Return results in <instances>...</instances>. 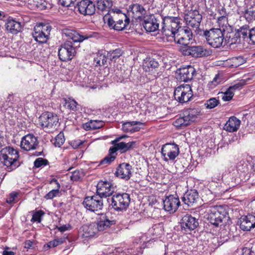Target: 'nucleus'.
Listing matches in <instances>:
<instances>
[{
	"label": "nucleus",
	"instance_id": "nucleus-1",
	"mask_svg": "<svg viewBox=\"0 0 255 255\" xmlns=\"http://www.w3.org/2000/svg\"><path fill=\"white\" fill-rule=\"evenodd\" d=\"M62 35L63 38L67 39L58 50L59 59L62 61L71 60L75 56L76 53L75 43L82 42L91 37V35H83L75 30L67 28L62 30Z\"/></svg>",
	"mask_w": 255,
	"mask_h": 255
},
{
	"label": "nucleus",
	"instance_id": "nucleus-2",
	"mask_svg": "<svg viewBox=\"0 0 255 255\" xmlns=\"http://www.w3.org/2000/svg\"><path fill=\"white\" fill-rule=\"evenodd\" d=\"M180 27L179 19L177 17L166 16L162 21L161 32L166 36V40L169 42L170 37H174Z\"/></svg>",
	"mask_w": 255,
	"mask_h": 255
},
{
	"label": "nucleus",
	"instance_id": "nucleus-3",
	"mask_svg": "<svg viewBox=\"0 0 255 255\" xmlns=\"http://www.w3.org/2000/svg\"><path fill=\"white\" fill-rule=\"evenodd\" d=\"M225 33L220 28H213L204 32L207 43L214 48H219L224 46Z\"/></svg>",
	"mask_w": 255,
	"mask_h": 255
},
{
	"label": "nucleus",
	"instance_id": "nucleus-4",
	"mask_svg": "<svg viewBox=\"0 0 255 255\" xmlns=\"http://www.w3.org/2000/svg\"><path fill=\"white\" fill-rule=\"evenodd\" d=\"M39 124L47 132H52L58 127L59 118L53 113L45 112L39 117Z\"/></svg>",
	"mask_w": 255,
	"mask_h": 255
},
{
	"label": "nucleus",
	"instance_id": "nucleus-5",
	"mask_svg": "<svg viewBox=\"0 0 255 255\" xmlns=\"http://www.w3.org/2000/svg\"><path fill=\"white\" fill-rule=\"evenodd\" d=\"M199 115L200 112L197 109H189L185 111L182 116L177 118L173 122V125L177 128H183L194 122Z\"/></svg>",
	"mask_w": 255,
	"mask_h": 255
},
{
	"label": "nucleus",
	"instance_id": "nucleus-6",
	"mask_svg": "<svg viewBox=\"0 0 255 255\" xmlns=\"http://www.w3.org/2000/svg\"><path fill=\"white\" fill-rule=\"evenodd\" d=\"M111 205L116 211L126 210L129 206L130 198L126 193H118L114 195L111 199H108Z\"/></svg>",
	"mask_w": 255,
	"mask_h": 255
},
{
	"label": "nucleus",
	"instance_id": "nucleus-7",
	"mask_svg": "<svg viewBox=\"0 0 255 255\" xmlns=\"http://www.w3.org/2000/svg\"><path fill=\"white\" fill-rule=\"evenodd\" d=\"M51 30V26L49 23L37 24L34 27L32 35L37 42L46 43L49 38Z\"/></svg>",
	"mask_w": 255,
	"mask_h": 255
},
{
	"label": "nucleus",
	"instance_id": "nucleus-8",
	"mask_svg": "<svg viewBox=\"0 0 255 255\" xmlns=\"http://www.w3.org/2000/svg\"><path fill=\"white\" fill-rule=\"evenodd\" d=\"M192 32L189 27H181L180 26L174 37H170L169 42L174 41L180 44L187 45L192 39Z\"/></svg>",
	"mask_w": 255,
	"mask_h": 255
},
{
	"label": "nucleus",
	"instance_id": "nucleus-9",
	"mask_svg": "<svg viewBox=\"0 0 255 255\" xmlns=\"http://www.w3.org/2000/svg\"><path fill=\"white\" fill-rule=\"evenodd\" d=\"M226 214V212L222 207L214 206L210 208L207 219L211 224L218 227L222 223Z\"/></svg>",
	"mask_w": 255,
	"mask_h": 255
},
{
	"label": "nucleus",
	"instance_id": "nucleus-10",
	"mask_svg": "<svg viewBox=\"0 0 255 255\" xmlns=\"http://www.w3.org/2000/svg\"><path fill=\"white\" fill-rule=\"evenodd\" d=\"M193 92L189 84H183L177 87L174 90L175 99L180 103L189 101L193 97Z\"/></svg>",
	"mask_w": 255,
	"mask_h": 255
},
{
	"label": "nucleus",
	"instance_id": "nucleus-11",
	"mask_svg": "<svg viewBox=\"0 0 255 255\" xmlns=\"http://www.w3.org/2000/svg\"><path fill=\"white\" fill-rule=\"evenodd\" d=\"M161 153L164 161H173L179 154V147L175 143H167L162 146Z\"/></svg>",
	"mask_w": 255,
	"mask_h": 255
},
{
	"label": "nucleus",
	"instance_id": "nucleus-12",
	"mask_svg": "<svg viewBox=\"0 0 255 255\" xmlns=\"http://www.w3.org/2000/svg\"><path fill=\"white\" fill-rule=\"evenodd\" d=\"M83 204L87 210L95 212L103 209V200L101 196L96 194L92 196L85 197Z\"/></svg>",
	"mask_w": 255,
	"mask_h": 255
},
{
	"label": "nucleus",
	"instance_id": "nucleus-13",
	"mask_svg": "<svg viewBox=\"0 0 255 255\" xmlns=\"http://www.w3.org/2000/svg\"><path fill=\"white\" fill-rule=\"evenodd\" d=\"M196 70L191 65L180 68L177 70L176 72V79L180 82H188L193 79Z\"/></svg>",
	"mask_w": 255,
	"mask_h": 255
},
{
	"label": "nucleus",
	"instance_id": "nucleus-14",
	"mask_svg": "<svg viewBox=\"0 0 255 255\" xmlns=\"http://www.w3.org/2000/svg\"><path fill=\"white\" fill-rule=\"evenodd\" d=\"M163 209L169 213H174L178 209L180 202L176 195H170L163 200Z\"/></svg>",
	"mask_w": 255,
	"mask_h": 255
},
{
	"label": "nucleus",
	"instance_id": "nucleus-15",
	"mask_svg": "<svg viewBox=\"0 0 255 255\" xmlns=\"http://www.w3.org/2000/svg\"><path fill=\"white\" fill-rule=\"evenodd\" d=\"M127 12L129 16L139 19L144 18L147 13V10L143 6L137 3L129 5L127 9Z\"/></svg>",
	"mask_w": 255,
	"mask_h": 255
},
{
	"label": "nucleus",
	"instance_id": "nucleus-16",
	"mask_svg": "<svg viewBox=\"0 0 255 255\" xmlns=\"http://www.w3.org/2000/svg\"><path fill=\"white\" fill-rule=\"evenodd\" d=\"M38 145L37 137L32 134H28L21 138L20 146L26 151L35 149Z\"/></svg>",
	"mask_w": 255,
	"mask_h": 255
},
{
	"label": "nucleus",
	"instance_id": "nucleus-17",
	"mask_svg": "<svg viewBox=\"0 0 255 255\" xmlns=\"http://www.w3.org/2000/svg\"><path fill=\"white\" fill-rule=\"evenodd\" d=\"M180 224L182 230L185 232L194 230L199 225L198 220L189 214H186L182 217Z\"/></svg>",
	"mask_w": 255,
	"mask_h": 255
},
{
	"label": "nucleus",
	"instance_id": "nucleus-18",
	"mask_svg": "<svg viewBox=\"0 0 255 255\" xmlns=\"http://www.w3.org/2000/svg\"><path fill=\"white\" fill-rule=\"evenodd\" d=\"M114 192V188L111 182L101 181L97 185V195L103 198L110 196Z\"/></svg>",
	"mask_w": 255,
	"mask_h": 255
},
{
	"label": "nucleus",
	"instance_id": "nucleus-19",
	"mask_svg": "<svg viewBox=\"0 0 255 255\" xmlns=\"http://www.w3.org/2000/svg\"><path fill=\"white\" fill-rule=\"evenodd\" d=\"M202 15L196 10L189 11L185 15L184 19L188 26L193 28H198L202 20Z\"/></svg>",
	"mask_w": 255,
	"mask_h": 255
},
{
	"label": "nucleus",
	"instance_id": "nucleus-20",
	"mask_svg": "<svg viewBox=\"0 0 255 255\" xmlns=\"http://www.w3.org/2000/svg\"><path fill=\"white\" fill-rule=\"evenodd\" d=\"M143 19L142 25L147 32H154L158 30L160 21L154 14H150Z\"/></svg>",
	"mask_w": 255,
	"mask_h": 255
},
{
	"label": "nucleus",
	"instance_id": "nucleus-21",
	"mask_svg": "<svg viewBox=\"0 0 255 255\" xmlns=\"http://www.w3.org/2000/svg\"><path fill=\"white\" fill-rule=\"evenodd\" d=\"M79 12L83 15H92L96 10L95 4L89 0H81L77 5Z\"/></svg>",
	"mask_w": 255,
	"mask_h": 255
},
{
	"label": "nucleus",
	"instance_id": "nucleus-22",
	"mask_svg": "<svg viewBox=\"0 0 255 255\" xmlns=\"http://www.w3.org/2000/svg\"><path fill=\"white\" fill-rule=\"evenodd\" d=\"M131 170L132 167L129 164L123 163L120 164L117 167L115 175L121 179L128 180L131 177Z\"/></svg>",
	"mask_w": 255,
	"mask_h": 255
},
{
	"label": "nucleus",
	"instance_id": "nucleus-23",
	"mask_svg": "<svg viewBox=\"0 0 255 255\" xmlns=\"http://www.w3.org/2000/svg\"><path fill=\"white\" fill-rule=\"evenodd\" d=\"M255 227V216L249 214L242 217L240 219V228L246 231H249Z\"/></svg>",
	"mask_w": 255,
	"mask_h": 255
},
{
	"label": "nucleus",
	"instance_id": "nucleus-24",
	"mask_svg": "<svg viewBox=\"0 0 255 255\" xmlns=\"http://www.w3.org/2000/svg\"><path fill=\"white\" fill-rule=\"evenodd\" d=\"M199 198L198 193L196 190L187 191L182 198V201L188 206H192L196 203Z\"/></svg>",
	"mask_w": 255,
	"mask_h": 255
},
{
	"label": "nucleus",
	"instance_id": "nucleus-25",
	"mask_svg": "<svg viewBox=\"0 0 255 255\" xmlns=\"http://www.w3.org/2000/svg\"><path fill=\"white\" fill-rule=\"evenodd\" d=\"M244 15L248 21L255 20V2L254 1L246 2Z\"/></svg>",
	"mask_w": 255,
	"mask_h": 255
},
{
	"label": "nucleus",
	"instance_id": "nucleus-26",
	"mask_svg": "<svg viewBox=\"0 0 255 255\" xmlns=\"http://www.w3.org/2000/svg\"><path fill=\"white\" fill-rule=\"evenodd\" d=\"M115 224L114 220H110L105 215H102L96 224V227L98 231H104L109 228L110 226Z\"/></svg>",
	"mask_w": 255,
	"mask_h": 255
},
{
	"label": "nucleus",
	"instance_id": "nucleus-27",
	"mask_svg": "<svg viewBox=\"0 0 255 255\" xmlns=\"http://www.w3.org/2000/svg\"><path fill=\"white\" fill-rule=\"evenodd\" d=\"M241 125V121L235 116L230 117L225 124L224 128L229 132L237 131Z\"/></svg>",
	"mask_w": 255,
	"mask_h": 255
},
{
	"label": "nucleus",
	"instance_id": "nucleus-28",
	"mask_svg": "<svg viewBox=\"0 0 255 255\" xmlns=\"http://www.w3.org/2000/svg\"><path fill=\"white\" fill-rule=\"evenodd\" d=\"M241 42L239 33L236 31L228 32L225 33L224 43V46L228 44L230 46L234 44H239Z\"/></svg>",
	"mask_w": 255,
	"mask_h": 255
},
{
	"label": "nucleus",
	"instance_id": "nucleus-29",
	"mask_svg": "<svg viewBox=\"0 0 255 255\" xmlns=\"http://www.w3.org/2000/svg\"><path fill=\"white\" fill-rule=\"evenodd\" d=\"M5 28L7 32L15 34L21 30V25L14 19L8 18L5 23Z\"/></svg>",
	"mask_w": 255,
	"mask_h": 255
},
{
	"label": "nucleus",
	"instance_id": "nucleus-30",
	"mask_svg": "<svg viewBox=\"0 0 255 255\" xmlns=\"http://www.w3.org/2000/svg\"><path fill=\"white\" fill-rule=\"evenodd\" d=\"M0 161L7 168L9 171L16 169L19 166V164L17 160L11 158L10 157L4 155V156L0 155Z\"/></svg>",
	"mask_w": 255,
	"mask_h": 255
},
{
	"label": "nucleus",
	"instance_id": "nucleus-31",
	"mask_svg": "<svg viewBox=\"0 0 255 255\" xmlns=\"http://www.w3.org/2000/svg\"><path fill=\"white\" fill-rule=\"evenodd\" d=\"M142 123L137 121L127 122L123 123L122 130L124 132L133 133L140 130L137 125H141Z\"/></svg>",
	"mask_w": 255,
	"mask_h": 255
},
{
	"label": "nucleus",
	"instance_id": "nucleus-32",
	"mask_svg": "<svg viewBox=\"0 0 255 255\" xmlns=\"http://www.w3.org/2000/svg\"><path fill=\"white\" fill-rule=\"evenodd\" d=\"M184 52L185 55H191L193 57H199L205 54L203 47L200 46L188 47Z\"/></svg>",
	"mask_w": 255,
	"mask_h": 255
},
{
	"label": "nucleus",
	"instance_id": "nucleus-33",
	"mask_svg": "<svg viewBox=\"0 0 255 255\" xmlns=\"http://www.w3.org/2000/svg\"><path fill=\"white\" fill-rule=\"evenodd\" d=\"M124 18L123 14H120L117 15L115 14H106L103 19L105 23H107L108 26L111 28L114 29V24H117L119 19Z\"/></svg>",
	"mask_w": 255,
	"mask_h": 255
},
{
	"label": "nucleus",
	"instance_id": "nucleus-34",
	"mask_svg": "<svg viewBox=\"0 0 255 255\" xmlns=\"http://www.w3.org/2000/svg\"><path fill=\"white\" fill-rule=\"evenodd\" d=\"M104 123L102 121L91 120L83 125V128L86 130H95L103 127Z\"/></svg>",
	"mask_w": 255,
	"mask_h": 255
},
{
	"label": "nucleus",
	"instance_id": "nucleus-35",
	"mask_svg": "<svg viewBox=\"0 0 255 255\" xmlns=\"http://www.w3.org/2000/svg\"><path fill=\"white\" fill-rule=\"evenodd\" d=\"M112 144L114 145L112 147L116 149V152L118 150H121L122 153H124L131 149L135 144V142L132 141L128 143L125 142H118Z\"/></svg>",
	"mask_w": 255,
	"mask_h": 255
},
{
	"label": "nucleus",
	"instance_id": "nucleus-36",
	"mask_svg": "<svg viewBox=\"0 0 255 255\" xmlns=\"http://www.w3.org/2000/svg\"><path fill=\"white\" fill-rule=\"evenodd\" d=\"M83 228V236L85 238L92 237L96 235L98 231L96 227V224H91L89 226H84Z\"/></svg>",
	"mask_w": 255,
	"mask_h": 255
},
{
	"label": "nucleus",
	"instance_id": "nucleus-37",
	"mask_svg": "<svg viewBox=\"0 0 255 255\" xmlns=\"http://www.w3.org/2000/svg\"><path fill=\"white\" fill-rule=\"evenodd\" d=\"M124 18L119 19L117 24H114V29L123 30L126 29L130 22V19L126 14H123Z\"/></svg>",
	"mask_w": 255,
	"mask_h": 255
},
{
	"label": "nucleus",
	"instance_id": "nucleus-38",
	"mask_svg": "<svg viewBox=\"0 0 255 255\" xmlns=\"http://www.w3.org/2000/svg\"><path fill=\"white\" fill-rule=\"evenodd\" d=\"M117 155L116 149L111 147L109 150V154L101 161V164H109L116 159Z\"/></svg>",
	"mask_w": 255,
	"mask_h": 255
},
{
	"label": "nucleus",
	"instance_id": "nucleus-39",
	"mask_svg": "<svg viewBox=\"0 0 255 255\" xmlns=\"http://www.w3.org/2000/svg\"><path fill=\"white\" fill-rule=\"evenodd\" d=\"M4 155L17 160L18 158L17 151L10 147H6L1 150L0 151V155L4 156Z\"/></svg>",
	"mask_w": 255,
	"mask_h": 255
},
{
	"label": "nucleus",
	"instance_id": "nucleus-40",
	"mask_svg": "<svg viewBox=\"0 0 255 255\" xmlns=\"http://www.w3.org/2000/svg\"><path fill=\"white\" fill-rule=\"evenodd\" d=\"M32 7H36L39 10L48 9L51 8V4L45 0H33Z\"/></svg>",
	"mask_w": 255,
	"mask_h": 255
},
{
	"label": "nucleus",
	"instance_id": "nucleus-41",
	"mask_svg": "<svg viewBox=\"0 0 255 255\" xmlns=\"http://www.w3.org/2000/svg\"><path fill=\"white\" fill-rule=\"evenodd\" d=\"M50 183H55L56 185V187H55V189L51 190L45 196V198L46 199H52L54 197H56L59 193L60 185L58 182L57 180L55 179H52L50 181Z\"/></svg>",
	"mask_w": 255,
	"mask_h": 255
},
{
	"label": "nucleus",
	"instance_id": "nucleus-42",
	"mask_svg": "<svg viewBox=\"0 0 255 255\" xmlns=\"http://www.w3.org/2000/svg\"><path fill=\"white\" fill-rule=\"evenodd\" d=\"M159 64L157 61L154 59H148L145 61L143 64L144 69L146 72L152 71L153 69L157 68Z\"/></svg>",
	"mask_w": 255,
	"mask_h": 255
},
{
	"label": "nucleus",
	"instance_id": "nucleus-43",
	"mask_svg": "<svg viewBox=\"0 0 255 255\" xmlns=\"http://www.w3.org/2000/svg\"><path fill=\"white\" fill-rule=\"evenodd\" d=\"M107 60V58L105 54L98 53L94 58V63L96 66H102L104 65Z\"/></svg>",
	"mask_w": 255,
	"mask_h": 255
},
{
	"label": "nucleus",
	"instance_id": "nucleus-44",
	"mask_svg": "<svg viewBox=\"0 0 255 255\" xmlns=\"http://www.w3.org/2000/svg\"><path fill=\"white\" fill-rule=\"evenodd\" d=\"M111 5L109 0H98L97 8L101 11L107 10Z\"/></svg>",
	"mask_w": 255,
	"mask_h": 255
},
{
	"label": "nucleus",
	"instance_id": "nucleus-45",
	"mask_svg": "<svg viewBox=\"0 0 255 255\" xmlns=\"http://www.w3.org/2000/svg\"><path fill=\"white\" fill-rule=\"evenodd\" d=\"M65 139L64 137V133L62 132H60L57 136L55 137L53 140L52 141L53 143L55 146L60 147L65 142Z\"/></svg>",
	"mask_w": 255,
	"mask_h": 255
},
{
	"label": "nucleus",
	"instance_id": "nucleus-46",
	"mask_svg": "<svg viewBox=\"0 0 255 255\" xmlns=\"http://www.w3.org/2000/svg\"><path fill=\"white\" fill-rule=\"evenodd\" d=\"M231 66L233 67H238L244 64L246 60L242 56L233 57L231 60Z\"/></svg>",
	"mask_w": 255,
	"mask_h": 255
},
{
	"label": "nucleus",
	"instance_id": "nucleus-47",
	"mask_svg": "<svg viewBox=\"0 0 255 255\" xmlns=\"http://www.w3.org/2000/svg\"><path fill=\"white\" fill-rule=\"evenodd\" d=\"M251 80L250 78H248L247 79H242L240 80L237 83L234 84V85L230 86L229 89L231 91L234 92V91L236 90L241 89L243 86L246 84L247 82Z\"/></svg>",
	"mask_w": 255,
	"mask_h": 255
},
{
	"label": "nucleus",
	"instance_id": "nucleus-48",
	"mask_svg": "<svg viewBox=\"0 0 255 255\" xmlns=\"http://www.w3.org/2000/svg\"><path fill=\"white\" fill-rule=\"evenodd\" d=\"M251 30L248 27L246 26H244L241 27L237 32V33H239L240 39H241V37L243 38H245L247 37L248 35L249 36L250 38V33Z\"/></svg>",
	"mask_w": 255,
	"mask_h": 255
},
{
	"label": "nucleus",
	"instance_id": "nucleus-49",
	"mask_svg": "<svg viewBox=\"0 0 255 255\" xmlns=\"http://www.w3.org/2000/svg\"><path fill=\"white\" fill-rule=\"evenodd\" d=\"M219 101L215 98H212L206 101L205 104L206 109H213L218 105Z\"/></svg>",
	"mask_w": 255,
	"mask_h": 255
},
{
	"label": "nucleus",
	"instance_id": "nucleus-50",
	"mask_svg": "<svg viewBox=\"0 0 255 255\" xmlns=\"http://www.w3.org/2000/svg\"><path fill=\"white\" fill-rule=\"evenodd\" d=\"M66 240V238H57L49 242L47 245L49 248H54L64 243Z\"/></svg>",
	"mask_w": 255,
	"mask_h": 255
},
{
	"label": "nucleus",
	"instance_id": "nucleus-51",
	"mask_svg": "<svg viewBox=\"0 0 255 255\" xmlns=\"http://www.w3.org/2000/svg\"><path fill=\"white\" fill-rule=\"evenodd\" d=\"M221 78L219 75H216L212 81L209 82L208 86L210 89H214L221 82Z\"/></svg>",
	"mask_w": 255,
	"mask_h": 255
},
{
	"label": "nucleus",
	"instance_id": "nucleus-52",
	"mask_svg": "<svg viewBox=\"0 0 255 255\" xmlns=\"http://www.w3.org/2000/svg\"><path fill=\"white\" fill-rule=\"evenodd\" d=\"M234 95V92L231 91L228 88L225 92L222 93V99L224 101H230L233 98Z\"/></svg>",
	"mask_w": 255,
	"mask_h": 255
},
{
	"label": "nucleus",
	"instance_id": "nucleus-53",
	"mask_svg": "<svg viewBox=\"0 0 255 255\" xmlns=\"http://www.w3.org/2000/svg\"><path fill=\"white\" fill-rule=\"evenodd\" d=\"M44 213L42 210H39L35 212L32 215L31 221L33 222H37L40 223L41 221V217L44 215Z\"/></svg>",
	"mask_w": 255,
	"mask_h": 255
},
{
	"label": "nucleus",
	"instance_id": "nucleus-54",
	"mask_svg": "<svg viewBox=\"0 0 255 255\" xmlns=\"http://www.w3.org/2000/svg\"><path fill=\"white\" fill-rule=\"evenodd\" d=\"M66 106L71 110L76 111L77 110L78 103L74 100L69 99L66 101Z\"/></svg>",
	"mask_w": 255,
	"mask_h": 255
},
{
	"label": "nucleus",
	"instance_id": "nucleus-55",
	"mask_svg": "<svg viewBox=\"0 0 255 255\" xmlns=\"http://www.w3.org/2000/svg\"><path fill=\"white\" fill-rule=\"evenodd\" d=\"M48 163V161L47 159L39 157L35 160L34 165L35 167L39 168L41 166L46 165Z\"/></svg>",
	"mask_w": 255,
	"mask_h": 255
},
{
	"label": "nucleus",
	"instance_id": "nucleus-56",
	"mask_svg": "<svg viewBox=\"0 0 255 255\" xmlns=\"http://www.w3.org/2000/svg\"><path fill=\"white\" fill-rule=\"evenodd\" d=\"M218 23L220 26L223 27L228 23V17H218Z\"/></svg>",
	"mask_w": 255,
	"mask_h": 255
},
{
	"label": "nucleus",
	"instance_id": "nucleus-57",
	"mask_svg": "<svg viewBox=\"0 0 255 255\" xmlns=\"http://www.w3.org/2000/svg\"><path fill=\"white\" fill-rule=\"evenodd\" d=\"M61 4L65 6H70L73 4L76 0H59Z\"/></svg>",
	"mask_w": 255,
	"mask_h": 255
},
{
	"label": "nucleus",
	"instance_id": "nucleus-58",
	"mask_svg": "<svg viewBox=\"0 0 255 255\" xmlns=\"http://www.w3.org/2000/svg\"><path fill=\"white\" fill-rule=\"evenodd\" d=\"M218 12L220 15L219 17H228V14L224 7L222 6L221 7H219Z\"/></svg>",
	"mask_w": 255,
	"mask_h": 255
},
{
	"label": "nucleus",
	"instance_id": "nucleus-59",
	"mask_svg": "<svg viewBox=\"0 0 255 255\" xmlns=\"http://www.w3.org/2000/svg\"><path fill=\"white\" fill-rule=\"evenodd\" d=\"M17 193H16L13 192L10 193L9 197L6 199L7 203L9 204L12 203L13 201H15V198L17 197Z\"/></svg>",
	"mask_w": 255,
	"mask_h": 255
},
{
	"label": "nucleus",
	"instance_id": "nucleus-60",
	"mask_svg": "<svg viewBox=\"0 0 255 255\" xmlns=\"http://www.w3.org/2000/svg\"><path fill=\"white\" fill-rule=\"evenodd\" d=\"M241 255H255V252L248 248H244L242 249Z\"/></svg>",
	"mask_w": 255,
	"mask_h": 255
},
{
	"label": "nucleus",
	"instance_id": "nucleus-61",
	"mask_svg": "<svg viewBox=\"0 0 255 255\" xmlns=\"http://www.w3.org/2000/svg\"><path fill=\"white\" fill-rule=\"evenodd\" d=\"M122 52L121 50L119 49H117L113 51L111 54V58L112 59H116L117 58L119 57L121 55H122Z\"/></svg>",
	"mask_w": 255,
	"mask_h": 255
},
{
	"label": "nucleus",
	"instance_id": "nucleus-62",
	"mask_svg": "<svg viewBox=\"0 0 255 255\" xmlns=\"http://www.w3.org/2000/svg\"><path fill=\"white\" fill-rule=\"evenodd\" d=\"M81 178V176L80 174V172L78 171H74L71 176V179L73 181H77L80 179Z\"/></svg>",
	"mask_w": 255,
	"mask_h": 255
},
{
	"label": "nucleus",
	"instance_id": "nucleus-63",
	"mask_svg": "<svg viewBox=\"0 0 255 255\" xmlns=\"http://www.w3.org/2000/svg\"><path fill=\"white\" fill-rule=\"evenodd\" d=\"M70 228H71V226L70 225L68 224V225H63L62 226L58 227V230L59 231L63 232H65L66 231L68 230Z\"/></svg>",
	"mask_w": 255,
	"mask_h": 255
},
{
	"label": "nucleus",
	"instance_id": "nucleus-64",
	"mask_svg": "<svg viewBox=\"0 0 255 255\" xmlns=\"http://www.w3.org/2000/svg\"><path fill=\"white\" fill-rule=\"evenodd\" d=\"M250 39L254 43H255V27L251 30Z\"/></svg>",
	"mask_w": 255,
	"mask_h": 255
}]
</instances>
